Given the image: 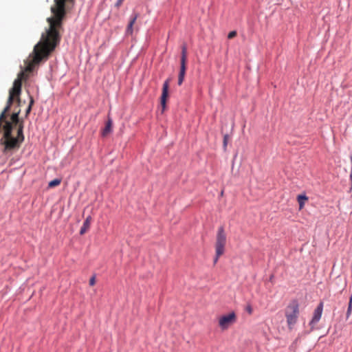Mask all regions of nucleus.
<instances>
[{"mask_svg": "<svg viewBox=\"0 0 352 352\" xmlns=\"http://www.w3.org/2000/svg\"><path fill=\"white\" fill-rule=\"evenodd\" d=\"M91 221V216H88L86 218V219L85 220L82 228H80V234L81 235H83L89 229Z\"/></svg>", "mask_w": 352, "mask_h": 352, "instance_id": "nucleus-7", "label": "nucleus"}, {"mask_svg": "<svg viewBox=\"0 0 352 352\" xmlns=\"http://www.w3.org/2000/svg\"><path fill=\"white\" fill-rule=\"evenodd\" d=\"M20 109L13 113L10 120H5L3 125V135L0 140V146H3L2 152L6 155L20 148L24 141L23 122L19 121Z\"/></svg>", "mask_w": 352, "mask_h": 352, "instance_id": "nucleus-1", "label": "nucleus"}, {"mask_svg": "<svg viewBox=\"0 0 352 352\" xmlns=\"http://www.w3.org/2000/svg\"><path fill=\"white\" fill-rule=\"evenodd\" d=\"M223 144H224V146H226L227 144V135L224 136Z\"/></svg>", "mask_w": 352, "mask_h": 352, "instance_id": "nucleus-21", "label": "nucleus"}, {"mask_svg": "<svg viewBox=\"0 0 352 352\" xmlns=\"http://www.w3.org/2000/svg\"><path fill=\"white\" fill-rule=\"evenodd\" d=\"M299 314V303L296 300H293L289 303L285 310V316L289 330H292L297 323Z\"/></svg>", "mask_w": 352, "mask_h": 352, "instance_id": "nucleus-2", "label": "nucleus"}, {"mask_svg": "<svg viewBox=\"0 0 352 352\" xmlns=\"http://www.w3.org/2000/svg\"><path fill=\"white\" fill-rule=\"evenodd\" d=\"M227 236L223 226H220L217 232L215 240V258L214 263H217L219 258L224 254Z\"/></svg>", "mask_w": 352, "mask_h": 352, "instance_id": "nucleus-3", "label": "nucleus"}, {"mask_svg": "<svg viewBox=\"0 0 352 352\" xmlns=\"http://www.w3.org/2000/svg\"><path fill=\"white\" fill-rule=\"evenodd\" d=\"M348 307H350L351 308H352V295L351 296V297L349 298V306Z\"/></svg>", "mask_w": 352, "mask_h": 352, "instance_id": "nucleus-20", "label": "nucleus"}, {"mask_svg": "<svg viewBox=\"0 0 352 352\" xmlns=\"http://www.w3.org/2000/svg\"><path fill=\"white\" fill-rule=\"evenodd\" d=\"M187 60V47L184 45L182 48L181 65H186Z\"/></svg>", "mask_w": 352, "mask_h": 352, "instance_id": "nucleus-12", "label": "nucleus"}, {"mask_svg": "<svg viewBox=\"0 0 352 352\" xmlns=\"http://www.w3.org/2000/svg\"><path fill=\"white\" fill-rule=\"evenodd\" d=\"M186 69V65H180V70H179V76H178V85H181L184 80Z\"/></svg>", "mask_w": 352, "mask_h": 352, "instance_id": "nucleus-11", "label": "nucleus"}, {"mask_svg": "<svg viewBox=\"0 0 352 352\" xmlns=\"http://www.w3.org/2000/svg\"><path fill=\"white\" fill-rule=\"evenodd\" d=\"M60 183H61L60 179H58V178L54 179V180H52L51 182H49L48 187L54 188V187H56V186L60 185Z\"/></svg>", "mask_w": 352, "mask_h": 352, "instance_id": "nucleus-13", "label": "nucleus"}, {"mask_svg": "<svg viewBox=\"0 0 352 352\" xmlns=\"http://www.w3.org/2000/svg\"><path fill=\"white\" fill-rule=\"evenodd\" d=\"M351 190H352V181H351Z\"/></svg>", "mask_w": 352, "mask_h": 352, "instance_id": "nucleus-23", "label": "nucleus"}, {"mask_svg": "<svg viewBox=\"0 0 352 352\" xmlns=\"http://www.w3.org/2000/svg\"><path fill=\"white\" fill-rule=\"evenodd\" d=\"M68 1L73 2V1H74V0H68Z\"/></svg>", "mask_w": 352, "mask_h": 352, "instance_id": "nucleus-22", "label": "nucleus"}, {"mask_svg": "<svg viewBox=\"0 0 352 352\" xmlns=\"http://www.w3.org/2000/svg\"><path fill=\"white\" fill-rule=\"evenodd\" d=\"M123 0H118V1L116 3V6L117 7H119L122 3Z\"/></svg>", "mask_w": 352, "mask_h": 352, "instance_id": "nucleus-19", "label": "nucleus"}, {"mask_svg": "<svg viewBox=\"0 0 352 352\" xmlns=\"http://www.w3.org/2000/svg\"><path fill=\"white\" fill-rule=\"evenodd\" d=\"M112 124H113L112 120L110 118H109L107 122H106L105 127L104 128V129L102 131V136L105 137L111 132Z\"/></svg>", "mask_w": 352, "mask_h": 352, "instance_id": "nucleus-10", "label": "nucleus"}, {"mask_svg": "<svg viewBox=\"0 0 352 352\" xmlns=\"http://www.w3.org/2000/svg\"><path fill=\"white\" fill-rule=\"evenodd\" d=\"M236 320V314L231 312L219 318V325L222 330L228 329Z\"/></svg>", "mask_w": 352, "mask_h": 352, "instance_id": "nucleus-4", "label": "nucleus"}, {"mask_svg": "<svg viewBox=\"0 0 352 352\" xmlns=\"http://www.w3.org/2000/svg\"><path fill=\"white\" fill-rule=\"evenodd\" d=\"M169 79H167L163 84L162 93L161 96V105L163 110L166 107V100L168 97Z\"/></svg>", "mask_w": 352, "mask_h": 352, "instance_id": "nucleus-6", "label": "nucleus"}, {"mask_svg": "<svg viewBox=\"0 0 352 352\" xmlns=\"http://www.w3.org/2000/svg\"><path fill=\"white\" fill-rule=\"evenodd\" d=\"M309 199L308 197L305 194H300L297 196V201L299 205V210L303 209L305 202Z\"/></svg>", "mask_w": 352, "mask_h": 352, "instance_id": "nucleus-8", "label": "nucleus"}, {"mask_svg": "<svg viewBox=\"0 0 352 352\" xmlns=\"http://www.w3.org/2000/svg\"><path fill=\"white\" fill-rule=\"evenodd\" d=\"M351 311H352V308H351L350 307H348L347 311H346V318H347L351 316Z\"/></svg>", "mask_w": 352, "mask_h": 352, "instance_id": "nucleus-18", "label": "nucleus"}, {"mask_svg": "<svg viewBox=\"0 0 352 352\" xmlns=\"http://www.w3.org/2000/svg\"><path fill=\"white\" fill-rule=\"evenodd\" d=\"M96 283V277L95 276H93L92 277H91L90 280H89V285L91 286H94Z\"/></svg>", "mask_w": 352, "mask_h": 352, "instance_id": "nucleus-16", "label": "nucleus"}, {"mask_svg": "<svg viewBox=\"0 0 352 352\" xmlns=\"http://www.w3.org/2000/svg\"><path fill=\"white\" fill-rule=\"evenodd\" d=\"M323 311V302H320L317 306L314 312L312 319L309 322V326L311 331H313L315 328V325L319 322L321 318Z\"/></svg>", "mask_w": 352, "mask_h": 352, "instance_id": "nucleus-5", "label": "nucleus"}, {"mask_svg": "<svg viewBox=\"0 0 352 352\" xmlns=\"http://www.w3.org/2000/svg\"><path fill=\"white\" fill-rule=\"evenodd\" d=\"M245 310L249 314H252V311H253V309L251 307V305H248L245 308Z\"/></svg>", "mask_w": 352, "mask_h": 352, "instance_id": "nucleus-17", "label": "nucleus"}, {"mask_svg": "<svg viewBox=\"0 0 352 352\" xmlns=\"http://www.w3.org/2000/svg\"><path fill=\"white\" fill-rule=\"evenodd\" d=\"M138 17V14H135L131 19L129 23V25L126 28V32L127 34H132L133 33V26L134 25V23H135L136 21V19Z\"/></svg>", "mask_w": 352, "mask_h": 352, "instance_id": "nucleus-9", "label": "nucleus"}, {"mask_svg": "<svg viewBox=\"0 0 352 352\" xmlns=\"http://www.w3.org/2000/svg\"><path fill=\"white\" fill-rule=\"evenodd\" d=\"M236 36V32L231 31L230 32H229V34L228 35V38L229 39H231V38H233L234 37H235Z\"/></svg>", "mask_w": 352, "mask_h": 352, "instance_id": "nucleus-15", "label": "nucleus"}, {"mask_svg": "<svg viewBox=\"0 0 352 352\" xmlns=\"http://www.w3.org/2000/svg\"><path fill=\"white\" fill-rule=\"evenodd\" d=\"M33 104H34V99H33L32 96H30V104L28 105V109H26L25 117H28L29 113H30Z\"/></svg>", "mask_w": 352, "mask_h": 352, "instance_id": "nucleus-14", "label": "nucleus"}]
</instances>
